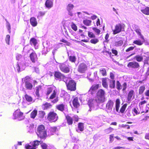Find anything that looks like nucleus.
I'll use <instances>...</instances> for the list:
<instances>
[{"instance_id":"obj_44","label":"nucleus","mask_w":149,"mask_h":149,"mask_svg":"<svg viewBox=\"0 0 149 149\" xmlns=\"http://www.w3.org/2000/svg\"><path fill=\"white\" fill-rule=\"evenodd\" d=\"M69 60L72 62L75 63L76 61V58L75 56H70L69 57Z\"/></svg>"},{"instance_id":"obj_1","label":"nucleus","mask_w":149,"mask_h":149,"mask_svg":"<svg viewBox=\"0 0 149 149\" xmlns=\"http://www.w3.org/2000/svg\"><path fill=\"white\" fill-rule=\"evenodd\" d=\"M106 94L104 90L101 89L99 90L97 93L96 99H91L88 101V105L90 107L89 111H91V110L94 109L97 105V103L104 102Z\"/></svg>"},{"instance_id":"obj_41","label":"nucleus","mask_w":149,"mask_h":149,"mask_svg":"<svg viewBox=\"0 0 149 149\" xmlns=\"http://www.w3.org/2000/svg\"><path fill=\"white\" fill-rule=\"evenodd\" d=\"M41 89V87L40 86L37 87L36 88V91L35 94L38 97L40 95L39 93V91Z\"/></svg>"},{"instance_id":"obj_6","label":"nucleus","mask_w":149,"mask_h":149,"mask_svg":"<svg viewBox=\"0 0 149 149\" xmlns=\"http://www.w3.org/2000/svg\"><path fill=\"white\" fill-rule=\"evenodd\" d=\"M59 67L61 70L65 73H68L70 72V66L66 63H60Z\"/></svg>"},{"instance_id":"obj_24","label":"nucleus","mask_w":149,"mask_h":149,"mask_svg":"<svg viewBox=\"0 0 149 149\" xmlns=\"http://www.w3.org/2000/svg\"><path fill=\"white\" fill-rule=\"evenodd\" d=\"M43 142L41 141H38L36 140L33 141L32 145H33L34 149H36L37 146L39 145V144H41Z\"/></svg>"},{"instance_id":"obj_26","label":"nucleus","mask_w":149,"mask_h":149,"mask_svg":"<svg viewBox=\"0 0 149 149\" xmlns=\"http://www.w3.org/2000/svg\"><path fill=\"white\" fill-rule=\"evenodd\" d=\"M109 87L111 89L114 88L115 87V80L109 79Z\"/></svg>"},{"instance_id":"obj_30","label":"nucleus","mask_w":149,"mask_h":149,"mask_svg":"<svg viewBox=\"0 0 149 149\" xmlns=\"http://www.w3.org/2000/svg\"><path fill=\"white\" fill-rule=\"evenodd\" d=\"M141 11L143 14L146 15H149V7H146L144 9H141Z\"/></svg>"},{"instance_id":"obj_63","label":"nucleus","mask_w":149,"mask_h":149,"mask_svg":"<svg viewBox=\"0 0 149 149\" xmlns=\"http://www.w3.org/2000/svg\"><path fill=\"white\" fill-rule=\"evenodd\" d=\"M145 95L149 97V90H147L145 93Z\"/></svg>"},{"instance_id":"obj_12","label":"nucleus","mask_w":149,"mask_h":149,"mask_svg":"<svg viewBox=\"0 0 149 149\" xmlns=\"http://www.w3.org/2000/svg\"><path fill=\"white\" fill-rule=\"evenodd\" d=\"M127 66L129 68H138L139 67V65L137 62L133 61L129 62Z\"/></svg>"},{"instance_id":"obj_56","label":"nucleus","mask_w":149,"mask_h":149,"mask_svg":"<svg viewBox=\"0 0 149 149\" xmlns=\"http://www.w3.org/2000/svg\"><path fill=\"white\" fill-rule=\"evenodd\" d=\"M71 28L75 31H76L77 30V26L74 24H73L72 25Z\"/></svg>"},{"instance_id":"obj_16","label":"nucleus","mask_w":149,"mask_h":149,"mask_svg":"<svg viewBox=\"0 0 149 149\" xmlns=\"http://www.w3.org/2000/svg\"><path fill=\"white\" fill-rule=\"evenodd\" d=\"M135 31L137 34L140 36V38L142 40H144V38L143 36L141 34V30L139 28L138 26L135 25L134 26Z\"/></svg>"},{"instance_id":"obj_48","label":"nucleus","mask_w":149,"mask_h":149,"mask_svg":"<svg viewBox=\"0 0 149 149\" xmlns=\"http://www.w3.org/2000/svg\"><path fill=\"white\" fill-rule=\"evenodd\" d=\"M53 91V89L51 87L48 88L47 89L46 95H49Z\"/></svg>"},{"instance_id":"obj_51","label":"nucleus","mask_w":149,"mask_h":149,"mask_svg":"<svg viewBox=\"0 0 149 149\" xmlns=\"http://www.w3.org/2000/svg\"><path fill=\"white\" fill-rule=\"evenodd\" d=\"M56 92L54 90L52 94V95L50 96V97H49V98L50 99H53L54 98L56 97Z\"/></svg>"},{"instance_id":"obj_64","label":"nucleus","mask_w":149,"mask_h":149,"mask_svg":"<svg viewBox=\"0 0 149 149\" xmlns=\"http://www.w3.org/2000/svg\"><path fill=\"white\" fill-rule=\"evenodd\" d=\"M145 139L149 140V133L146 134L145 136Z\"/></svg>"},{"instance_id":"obj_40","label":"nucleus","mask_w":149,"mask_h":149,"mask_svg":"<svg viewBox=\"0 0 149 149\" xmlns=\"http://www.w3.org/2000/svg\"><path fill=\"white\" fill-rule=\"evenodd\" d=\"M100 72L103 76H105L107 75L106 70L104 68H101L100 69Z\"/></svg>"},{"instance_id":"obj_31","label":"nucleus","mask_w":149,"mask_h":149,"mask_svg":"<svg viewBox=\"0 0 149 149\" xmlns=\"http://www.w3.org/2000/svg\"><path fill=\"white\" fill-rule=\"evenodd\" d=\"M58 129L56 127H51L50 129V131L51 134H53V133L58 131Z\"/></svg>"},{"instance_id":"obj_42","label":"nucleus","mask_w":149,"mask_h":149,"mask_svg":"<svg viewBox=\"0 0 149 149\" xmlns=\"http://www.w3.org/2000/svg\"><path fill=\"white\" fill-rule=\"evenodd\" d=\"M45 115V113L44 111H39L38 112V116L40 118H43Z\"/></svg>"},{"instance_id":"obj_8","label":"nucleus","mask_w":149,"mask_h":149,"mask_svg":"<svg viewBox=\"0 0 149 149\" xmlns=\"http://www.w3.org/2000/svg\"><path fill=\"white\" fill-rule=\"evenodd\" d=\"M54 76L55 79L56 78L60 81H66L68 77H65L63 74L59 71H56L54 72Z\"/></svg>"},{"instance_id":"obj_49","label":"nucleus","mask_w":149,"mask_h":149,"mask_svg":"<svg viewBox=\"0 0 149 149\" xmlns=\"http://www.w3.org/2000/svg\"><path fill=\"white\" fill-rule=\"evenodd\" d=\"M123 41L122 40H120L116 42L115 45L117 46H120L123 44Z\"/></svg>"},{"instance_id":"obj_59","label":"nucleus","mask_w":149,"mask_h":149,"mask_svg":"<svg viewBox=\"0 0 149 149\" xmlns=\"http://www.w3.org/2000/svg\"><path fill=\"white\" fill-rule=\"evenodd\" d=\"M127 83L126 82H125L123 85V91H125L126 90L127 88Z\"/></svg>"},{"instance_id":"obj_27","label":"nucleus","mask_w":149,"mask_h":149,"mask_svg":"<svg viewBox=\"0 0 149 149\" xmlns=\"http://www.w3.org/2000/svg\"><path fill=\"white\" fill-rule=\"evenodd\" d=\"M144 42H145V40H142V41L138 40L134 41L133 43L138 45L141 46L143 44Z\"/></svg>"},{"instance_id":"obj_11","label":"nucleus","mask_w":149,"mask_h":149,"mask_svg":"<svg viewBox=\"0 0 149 149\" xmlns=\"http://www.w3.org/2000/svg\"><path fill=\"white\" fill-rule=\"evenodd\" d=\"M74 5L73 4L69 3L67 6L66 9V10L68 12V14L71 16H73V14L72 12V10L74 8Z\"/></svg>"},{"instance_id":"obj_15","label":"nucleus","mask_w":149,"mask_h":149,"mask_svg":"<svg viewBox=\"0 0 149 149\" xmlns=\"http://www.w3.org/2000/svg\"><path fill=\"white\" fill-rule=\"evenodd\" d=\"M66 118L67 121H78L79 120L78 116L77 115H74L72 117L67 116H66Z\"/></svg>"},{"instance_id":"obj_9","label":"nucleus","mask_w":149,"mask_h":149,"mask_svg":"<svg viewBox=\"0 0 149 149\" xmlns=\"http://www.w3.org/2000/svg\"><path fill=\"white\" fill-rule=\"evenodd\" d=\"M47 118L49 120L56 121L58 120V116L56 113L54 112H50L48 114Z\"/></svg>"},{"instance_id":"obj_62","label":"nucleus","mask_w":149,"mask_h":149,"mask_svg":"<svg viewBox=\"0 0 149 149\" xmlns=\"http://www.w3.org/2000/svg\"><path fill=\"white\" fill-rule=\"evenodd\" d=\"M22 57V56L20 54H18L16 56V58L17 60H19Z\"/></svg>"},{"instance_id":"obj_5","label":"nucleus","mask_w":149,"mask_h":149,"mask_svg":"<svg viewBox=\"0 0 149 149\" xmlns=\"http://www.w3.org/2000/svg\"><path fill=\"white\" fill-rule=\"evenodd\" d=\"M13 118L14 119H18L21 120L24 118V116H23V113L21 112L19 109H17L13 113Z\"/></svg>"},{"instance_id":"obj_13","label":"nucleus","mask_w":149,"mask_h":149,"mask_svg":"<svg viewBox=\"0 0 149 149\" xmlns=\"http://www.w3.org/2000/svg\"><path fill=\"white\" fill-rule=\"evenodd\" d=\"M30 57L31 60L33 63H35L38 59L37 54L35 52H33L30 54Z\"/></svg>"},{"instance_id":"obj_3","label":"nucleus","mask_w":149,"mask_h":149,"mask_svg":"<svg viewBox=\"0 0 149 149\" xmlns=\"http://www.w3.org/2000/svg\"><path fill=\"white\" fill-rule=\"evenodd\" d=\"M66 84L68 90L71 91H75L76 90V83L71 79L68 77L66 81H64Z\"/></svg>"},{"instance_id":"obj_22","label":"nucleus","mask_w":149,"mask_h":149,"mask_svg":"<svg viewBox=\"0 0 149 149\" xmlns=\"http://www.w3.org/2000/svg\"><path fill=\"white\" fill-rule=\"evenodd\" d=\"M134 97V91L131 90L128 93V97L127 98V100L128 101H130L132 100V97Z\"/></svg>"},{"instance_id":"obj_25","label":"nucleus","mask_w":149,"mask_h":149,"mask_svg":"<svg viewBox=\"0 0 149 149\" xmlns=\"http://www.w3.org/2000/svg\"><path fill=\"white\" fill-rule=\"evenodd\" d=\"M78 130H77V131L78 132V130L81 132L83 131L84 130V124L82 123H79L78 125Z\"/></svg>"},{"instance_id":"obj_29","label":"nucleus","mask_w":149,"mask_h":149,"mask_svg":"<svg viewBox=\"0 0 149 149\" xmlns=\"http://www.w3.org/2000/svg\"><path fill=\"white\" fill-rule=\"evenodd\" d=\"M25 87L27 89L31 90L33 88V85L32 84L29 82H25Z\"/></svg>"},{"instance_id":"obj_36","label":"nucleus","mask_w":149,"mask_h":149,"mask_svg":"<svg viewBox=\"0 0 149 149\" xmlns=\"http://www.w3.org/2000/svg\"><path fill=\"white\" fill-rule=\"evenodd\" d=\"M5 20L6 22V26L8 30L9 33H10L11 31V26L10 23L7 20V19H6Z\"/></svg>"},{"instance_id":"obj_23","label":"nucleus","mask_w":149,"mask_h":149,"mask_svg":"<svg viewBox=\"0 0 149 149\" xmlns=\"http://www.w3.org/2000/svg\"><path fill=\"white\" fill-rule=\"evenodd\" d=\"M72 103L74 106L75 108H77L79 106L78 102V98L77 97H75L72 101Z\"/></svg>"},{"instance_id":"obj_4","label":"nucleus","mask_w":149,"mask_h":149,"mask_svg":"<svg viewBox=\"0 0 149 149\" xmlns=\"http://www.w3.org/2000/svg\"><path fill=\"white\" fill-rule=\"evenodd\" d=\"M120 102L119 99H117L116 101L115 109L116 111L118 113H123L127 105V104L126 103L123 104L119 110Z\"/></svg>"},{"instance_id":"obj_61","label":"nucleus","mask_w":149,"mask_h":149,"mask_svg":"<svg viewBox=\"0 0 149 149\" xmlns=\"http://www.w3.org/2000/svg\"><path fill=\"white\" fill-rule=\"evenodd\" d=\"M110 77L112 80H113L114 79V74L112 72L110 73Z\"/></svg>"},{"instance_id":"obj_60","label":"nucleus","mask_w":149,"mask_h":149,"mask_svg":"<svg viewBox=\"0 0 149 149\" xmlns=\"http://www.w3.org/2000/svg\"><path fill=\"white\" fill-rule=\"evenodd\" d=\"M134 47H131L128 48L126 50V52H128L130 51L133 50L134 49Z\"/></svg>"},{"instance_id":"obj_39","label":"nucleus","mask_w":149,"mask_h":149,"mask_svg":"<svg viewBox=\"0 0 149 149\" xmlns=\"http://www.w3.org/2000/svg\"><path fill=\"white\" fill-rule=\"evenodd\" d=\"M52 107V105L48 103H46L43 106V108L44 109L50 108Z\"/></svg>"},{"instance_id":"obj_7","label":"nucleus","mask_w":149,"mask_h":149,"mask_svg":"<svg viewBox=\"0 0 149 149\" xmlns=\"http://www.w3.org/2000/svg\"><path fill=\"white\" fill-rule=\"evenodd\" d=\"M125 25L123 24H118L115 26V29L113 30V34H116L119 33L122 31H124L125 29Z\"/></svg>"},{"instance_id":"obj_37","label":"nucleus","mask_w":149,"mask_h":149,"mask_svg":"<svg viewBox=\"0 0 149 149\" xmlns=\"http://www.w3.org/2000/svg\"><path fill=\"white\" fill-rule=\"evenodd\" d=\"M30 43L31 45H33L34 46H35L37 43V40L35 38H32L30 40Z\"/></svg>"},{"instance_id":"obj_38","label":"nucleus","mask_w":149,"mask_h":149,"mask_svg":"<svg viewBox=\"0 0 149 149\" xmlns=\"http://www.w3.org/2000/svg\"><path fill=\"white\" fill-rule=\"evenodd\" d=\"M84 24L87 26H89L91 25V21L89 20L84 19L83 21Z\"/></svg>"},{"instance_id":"obj_33","label":"nucleus","mask_w":149,"mask_h":149,"mask_svg":"<svg viewBox=\"0 0 149 149\" xmlns=\"http://www.w3.org/2000/svg\"><path fill=\"white\" fill-rule=\"evenodd\" d=\"M24 97L25 98L26 100L28 102H31L33 100V99L32 97L27 94H26L25 95Z\"/></svg>"},{"instance_id":"obj_55","label":"nucleus","mask_w":149,"mask_h":149,"mask_svg":"<svg viewBox=\"0 0 149 149\" xmlns=\"http://www.w3.org/2000/svg\"><path fill=\"white\" fill-rule=\"evenodd\" d=\"M46 13L45 11H40L39 12L38 16L39 17L42 16L44 15Z\"/></svg>"},{"instance_id":"obj_50","label":"nucleus","mask_w":149,"mask_h":149,"mask_svg":"<svg viewBox=\"0 0 149 149\" xmlns=\"http://www.w3.org/2000/svg\"><path fill=\"white\" fill-rule=\"evenodd\" d=\"M30 80V77L29 76H26L24 79H22V80L24 81L25 83L26 81V82H29Z\"/></svg>"},{"instance_id":"obj_57","label":"nucleus","mask_w":149,"mask_h":149,"mask_svg":"<svg viewBox=\"0 0 149 149\" xmlns=\"http://www.w3.org/2000/svg\"><path fill=\"white\" fill-rule=\"evenodd\" d=\"M16 68L18 72H19L20 70V64L18 63L16 65Z\"/></svg>"},{"instance_id":"obj_32","label":"nucleus","mask_w":149,"mask_h":149,"mask_svg":"<svg viewBox=\"0 0 149 149\" xmlns=\"http://www.w3.org/2000/svg\"><path fill=\"white\" fill-rule=\"evenodd\" d=\"M134 58H135L138 62H140L143 61V58L142 56L137 55L134 57Z\"/></svg>"},{"instance_id":"obj_54","label":"nucleus","mask_w":149,"mask_h":149,"mask_svg":"<svg viewBox=\"0 0 149 149\" xmlns=\"http://www.w3.org/2000/svg\"><path fill=\"white\" fill-rule=\"evenodd\" d=\"M88 36L89 37L91 38H95V36L93 33L91 32H88Z\"/></svg>"},{"instance_id":"obj_10","label":"nucleus","mask_w":149,"mask_h":149,"mask_svg":"<svg viewBox=\"0 0 149 149\" xmlns=\"http://www.w3.org/2000/svg\"><path fill=\"white\" fill-rule=\"evenodd\" d=\"M86 65L84 63H81L79 64L78 68V71L81 73H84L87 70Z\"/></svg>"},{"instance_id":"obj_17","label":"nucleus","mask_w":149,"mask_h":149,"mask_svg":"<svg viewBox=\"0 0 149 149\" xmlns=\"http://www.w3.org/2000/svg\"><path fill=\"white\" fill-rule=\"evenodd\" d=\"M53 5V2L52 0H47L45 3L46 7L49 8H52Z\"/></svg>"},{"instance_id":"obj_28","label":"nucleus","mask_w":149,"mask_h":149,"mask_svg":"<svg viewBox=\"0 0 149 149\" xmlns=\"http://www.w3.org/2000/svg\"><path fill=\"white\" fill-rule=\"evenodd\" d=\"M56 107L58 110L63 111L64 110L65 105L63 104H60L56 105Z\"/></svg>"},{"instance_id":"obj_45","label":"nucleus","mask_w":149,"mask_h":149,"mask_svg":"<svg viewBox=\"0 0 149 149\" xmlns=\"http://www.w3.org/2000/svg\"><path fill=\"white\" fill-rule=\"evenodd\" d=\"M99 40L97 38L92 39L90 40V42L91 43L96 44L99 42Z\"/></svg>"},{"instance_id":"obj_19","label":"nucleus","mask_w":149,"mask_h":149,"mask_svg":"<svg viewBox=\"0 0 149 149\" xmlns=\"http://www.w3.org/2000/svg\"><path fill=\"white\" fill-rule=\"evenodd\" d=\"M109 79H103L102 80L103 86L107 89L108 88V82L109 81Z\"/></svg>"},{"instance_id":"obj_2","label":"nucleus","mask_w":149,"mask_h":149,"mask_svg":"<svg viewBox=\"0 0 149 149\" xmlns=\"http://www.w3.org/2000/svg\"><path fill=\"white\" fill-rule=\"evenodd\" d=\"M37 135L41 139H45L47 137L46 131L45 130V127L43 125L38 126L37 129Z\"/></svg>"},{"instance_id":"obj_14","label":"nucleus","mask_w":149,"mask_h":149,"mask_svg":"<svg viewBox=\"0 0 149 149\" xmlns=\"http://www.w3.org/2000/svg\"><path fill=\"white\" fill-rule=\"evenodd\" d=\"M113 102L111 100H109L106 104V109L108 111L110 112L111 111L113 107Z\"/></svg>"},{"instance_id":"obj_34","label":"nucleus","mask_w":149,"mask_h":149,"mask_svg":"<svg viewBox=\"0 0 149 149\" xmlns=\"http://www.w3.org/2000/svg\"><path fill=\"white\" fill-rule=\"evenodd\" d=\"M37 111L34 110L31 112L30 114V117L32 118H34L37 114Z\"/></svg>"},{"instance_id":"obj_52","label":"nucleus","mask_w":149,"mask_h":149,"mask_svg":"<svg viewBox=\"0 0 149 149\" xmlns=\"http://www.w3.org/2000/svg\"><path fill=\"white\" fill-rule=\"evenodd\" d=\"M25 147L26 149H34L33 145L31 146L29 144L26 145Z\"/></svg>"},{"instance_id":"obj_35","label":"nucleus","mask_w":149,"mask_h":149,"mask_svg":"<svg viewBox=\"0 0 149 149\" xmlns=\"http://www.w3.org/2000/svg\"><path fill=\"white\" fill-rule=\"evenodd\" d=\"M145 89L144 86H141L139 89V94L140 95L142 94L143 92Z\"/></svg>"},{"instance_id":"obj_58","label":"nucleus","mask_w":149,"mask_h":149,"mask_svg":"<svg viewBox=\"0 0 149 149\" xmlns=\"http://www.w3.org/2000/svg\"><path fill=\"white\" fill-rule=\"evenodd\" d=\"M93 29L98 34L100 33V31L99 29L95 28H93Z\"/></svg>"},{"instance_id":"obj_18","label":"nucleus","mask_w":149,"mask_h":149,"mask_svg":"<svg viewBox=\"0 0 149 149\" xmlns=\"http://www.w3.org/2000/svg\"><path fill=\"white\" fill-rule=\"evenodd\" d=\"M30 22L31 25L34 27L36 26L38 23L36 18L33 17L31 18Z\"/></svg>"},{"instance_id":"obj_53","label":"nucleus","mask_w":149,"mask_h":149,"mask_svg":"<svg viewBox=\"0 0 149 149\" xmlns=\"http://www.w3.org/2000/svg\"><path fill=\"white\" fill-rule=\"evenodd\" d=\"M41 146L42 149H47V145L45 143H43L41 144Z\"/></svg>"},{"instance_id":"obj_21","label":"nucleus","mask_w":149,"mask_h":149,"mask_svg":"<svg viewBox=\"0 0 149 149\" xmlns=\"http://www.w3.org/2000/svg\"><path fill=\"white\" fill-rule=\"evenodd\" d=\"M99 88V85L98 84L94 85H93L90 89L89 90V92L91 94L93 93V92Z\"/></svg>"},{"instance_id":"obj_46","label":"nucleus","mask_w":149,"mask_h":149,"mask_svg":"<svg viewBox=\"0 0 149 149\" xmlns=\"http://www.w3.org/2000/svg\"><path fill=\"white\" fill-rule=\"evenodd\" d=\"M116 88L118 90H120L122 89V86L119 81L116 82Z\"/></svg>"},{"instance_id":"obj_20","label":"nucleus","mask_w":149,"mask_h":149,"mask_svg":"<svg viewBox=\"0 0 149 149\" xmlns=\"http://www.w3.org/2000/svg\"><path fill=\"white\" fill-rule=\"evenodd\" d=\"M132 111L134 116L139 114L140 113H142L143 112H141V113L140 111L138 109L137 107L133 108L132 109Z\"/></svg>"},{"instance_id":"obj_43","label":"nucleus","mask_w":149,"mask_h":149,"mask_svg":"<svg viewBox=\"0 0 149 149\" xmlns=\"http://www.w3.org/2000/svg\"><path fill=\"white\" fill-rule=\"evenodd\" d=\"M61 97H63L64 98L66 95H67L68 96V98H69V95H68L67 93L64 91H61Z\"/></svg>"},{"instance_id":"obj_47","label":"nucleus","mask_w":149,"mask_h":149,"mask_svg":"<svg viewBox=\"0 0 149 149\" xmlns=\"http://www.w3.org/2000/svg\"><path fill=\"white\" fill-rule=\"evenodd\" d=\"M10 38V35H7L6 36L5 39L6 43L8 45H9L10 44L9 42Z\"/></svg>"}]
</instances>
